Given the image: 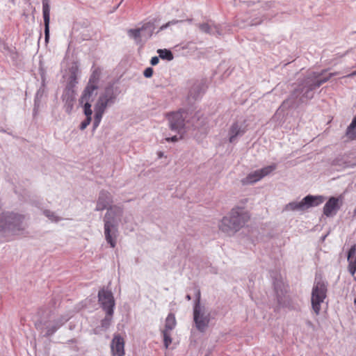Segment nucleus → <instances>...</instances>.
Returning <instances> with one entry per match:
<instances>
[{
    "label": "nucleus",
    "mask_w": 356,
    "mask_h": 356,
    "mask_svg": "<svg viewBox=\"0 0 356 356\" xmlns=\"http://www.w3.org/2000/svg\"><path fill=\"white\" fill-rule=\"evenodd\" d=\"M104 113V112H102V110L98 111L96 109L94 120L101 122Z\"/></svg>",
    "instance_id": "obj_30"
},
{
    "label": "nucleus",
    "mask_w": 356,
    "mask_h": 356,
    "mask_svg": "<svg viewBox=\"0 0 356 356\" xmlns=\"http://www.w3.org/2000/svg\"><path fill=\"white\" fill-rule=\"evenodd\" d=\"M112 200L111 195L108 192L102 191L100 193L96 206L97 211H103L108 209V207L111 204Z\"/></svg>",
    "instance_id": "obj_14"
},
{
    "label": "nucleus",
    "mask_w": 356,
    "mask_h": 356,
    "mask_svg": "<svg viewBox=\"0 0 356 356\" xmlns=\"http://www.w3.org/2000/svg\"><path fill=\"white\" fill-rule=\"evenodd\" d=\"M339 209V198L332 197L325 203L323 207V213L327 217L332 216L336 214Z\"/></svg>",
    "instance_id": "obj_11"
},
{
    "label": "nucleus",
    "mask_w": 356,
    "mask_h": 356,
    "mask_svg": "<svg viewBox=\"0 0 356 356\" xmlns=\"http://www.w3.org/2000/svg\"><path fill=\"white\" fill-rule=\"evenodd\" d=\"M249 219L250 216L243 208L235 207L221 220L219 229L225 234L232 235L242 228Z\"/></svg>",
    "instance_id": "obj_1"
},
{
    "label": "nucleus",
    "mask_w": 356,
    "mask_h": 356,
    "mask_svg": "<svg viewBox=\"0 0 356 356\" xmlns=\"http://www.w3.org/2000/svg\"><path fill=\"white\" fill-rule=\"evenodd\" d=\"M97 86L94 81L90 79L86 89L84 90L83 94L81 97V102L89 101L94 92L96 90Z\"/></svg>",
    "instance_id": "obj_15"
},
{
    "label": "nucleus",
    "mask_w": 356,
    "mask_h": 356,
    "mask_svg": "<svg viewBox=\"0 0 356 356\" xmlns=\"http://www.w3.org/2000/svg\"><path fill=\"white\" fill-rule=\"evenodd\" d=\"M104 219V234L106 241L111 245V248H115L116 245L117 229L114 225L108 219L110 215V209H108Z\"/></svg>",
    "instance_id": "obj_8"
},
{
    "label": "nucleus",
    "mask_w": 356,
    "mask_h": 356,
    "mask_svg": "<svg viewBox=\"0 0 356 356\" xmlns=\"http://www.w3.org/2000/svg\"><path fill=\"white\" fill-rule=\"evenodd\" d=\"M281 285L284 286V284L282 282H280V283L277 282V283L275 284V289L277 291V293H278V289H279L280 286H281Z\"/></svg>",
    "instance_id": "obj_35"
},
{
    "label": "nucleus",
    "mask_w": 356,
    "mask_h": 356,
    "mask_svg": "<svg viewBox=\"0 0 356 356\" xmlns=\"http://www.w3.org/2000/svg\"><path fill=\"white\" fill-rule=\"evenodd\" d=\"M42 13L44 24V37L45 42H48L49 39V22H50V7L48 3L43 2Z\"/></svg>",
    "instance_id": "obj_13"
},
{
    "label": "nucleus",
    "mask_w": 356,
    "mask_h": 356,
    "mask_svg": "<svg viewBox=\"0 0 356 356\" xmlns=\"http://www.w3.org/2000/svg\"><path fill=\"white\" fill-rule=\"evenodd\" d=\"M108 102V99L106 97H101L97 102L96 109L98 111H102L104 112L107 104Z\"/></svg>",
    "instance_id": "obj_23"
},
{
    "label": "nucleus",
    "mask_w": 356,
    "mask_h": 356,
    "mask_svg": "<svg viewBox=\"0 0 356 356\" xmlns=\"http://www.w3.org/2000/svg\"><path fill=\"white\" fill-rule=\"evenodd\" d=\"M111 318L112 316H108L106 314V316L102 321V326L105 328H107L111 324Z\"/></svg>",
    "instance_id": "obj_26"
},
{
    "label": "nucleus",
    "mask_w": 356,
    "mask_h": 356,
    "mask_svg": "<svg viewBox=\"0 0 356 356\" xmlns=\"http://www.w3.org/2000/svg\"><path fill=\"white\" fill-rule=\"evenodd\" d=\"M323 202L321 196L307 195L299 202H291L286 207L287 210H304L312 207H316Z\"/></svg>",
    "instance_id": "obj_4"
},
{
    "label": "nucleus",
    "mask_w": 356,
    "mask_h": 356,
    "mask_svg": "<svg viewBox=\"0 0 356 356\" xmlns=\"http://www.w3.org/2000/svg\"><path fill=\"white\" fill-rule=\"evenodd\" d=\"M245 132L244 129H241V126L238 123H234L232 127H230V129L229 131V140L230 143L234 142L236 138L243 134Z\"/></svg>",
    "instance_id": "obj_16"
},
{
    "label": "nucleus",
    "mask_w": 356,
    "mask_h": 356,
    "mask_svg": "<svg viewBox=\"0 0 356 356\" xmlns=\"http://www.w3.org/2000/svg\"><path fill=\"white\" fill-rule=\"evenodd\" d=\"M186 298H187L188 300H191V297H190V296H189V295H188V296H186Z\"/></svg>",
    "instance_id": "obj_38"
},
{
    "label": "nucleus",
    "mask_w": 356,
    "mask_h": 356,
    "mask_svg": "<svg viewBox=\"0 0 356 356\" xmlns=\"http://www.w3.org/2000/svg\"><path fill=\"white\" fill-rule=\"evenodd\" d=\"M98 297L103 309L108 316H112L115 306V300L112 293L110 291L102 289L99 291Z\"/></svg>",
    "instance_id": "obj_7"
},
{
    "label": "nucleus",
    "mask_w": 356,
    "mask_h": 356,
    "mask_svg": "<svg viewBox=\"0 0 356 356\" xmlns=\"http://www.w3.org/2000/svg\"><path fill=\"white\" fill-rule=\"evenodd\" d=\"M177 322L175 316L173 314H169L165 319V328L163 330H168L170 332L176 326Z\"/></svg>",
    "instance_id": "obj_18"
},
{
    "label": "nucleus",
    "mask_w": 356,
    "mask_h": 356,
    "mask_svg": "<svg viewBox=\"0 0 356 356\" xmlns=\"http://www.w3.org/2000/svg\"><path fill=\"white\" fill-rule=\"evenodd\" d=\"M99 123H100V122H99V121H97V120H94V122H93V128H94V129H96V128L99 125Z\"/></svg>",
    "instance_id": "obj_36"
},
{
    "label": "nucleus",
    "mask_w": 356,
    "mask_h": 356,
    "mask_svg": "<svg viewBox=\"0 0 356 356\" xmlns=\"http://www.w3.org/2000/svg\"><path fill=\"white\" fill-rule=\"evenodd\" d=\"M200 299V292L198 291L197 300L194 307L193 316L197 329L202 332H204L208 327L209 323V315H205L201 312Z\"/></svg>",
    "instance_id": "obj_5"
},
{
    "label": "nucleus",
    "mask_w": 356,
    "mask_h": 356,
    "mask_svg": "<svg viewBox=\"0 0 356 356\" xmlns=\"http://www.w3.org/2000/svg\"><path fill=\"white\" fill-rule=\"evenodd\" d=\"M182 138V136H180L179 138H178L177 136H172L171 138H166L165 140L168 141V142H176L179 138Z\"/></svg>",
    "instance_id": "obj_32"
},
{
    "label": "nucleus",
    "mask_w": 356,
    "mask_h": 356,
    "mask_svg": "<svg viewBox=\"0 0 356 356\" xmlns=\"http://www.w3.org/2000/svg\"><path fill=\"white\" fill-rule=\"evenodd\" d=\"M44 215L48 217L52 221H57L58 220V218L51 211H45Z\"/></svg>",
    "instance_id": "obj_28"
},
{
    "label": "nucleus",
    "mask_w": 356,
    "mask_h": 356,
    "mask_svg": "<svg viewBox=\"0 0 356 356\" xmlns=\"http://www.w3.org/2000/svg\"><path fill=\"white\" fill-rule=\"evenodd\" d=\"M200 28L202 31H207V29H208V25H207V24H201V25L200 26Z\"/></svg>",
    "instance_id": "obj_34"
},
{
    "label": "nucleus",
    "mask_w": 356,
    "mask_h": 356,
    "mask_svg": "<svg viewBox=\"0 0 356 356\" xmlns=\"http://www.w3.org/2000/svg\"><path fill=\"white\" fill-rule=\"evenodd\" d=\"M63 323H58V322L54 321L53 325H47L46 336H50L53 334L61 325Z\"/></svg>",
    "instance_id": "obj_22"
},
{
    "label": "nucleus",
    "mask_w": 356,
    "mask_h": 356,
    "mask_svg": "<svg viewBox=\"0 0 356 356\" xmlns=\"http://www.w3.org/2000/svg\"><path fill=\"white\" fill-rule=\"evenodd\" d=\"M353 213H354V215L356 216V208L354 209Z\"/></svg>",
    "instance_id": "obj_39"
},
{
    "label": "nucleus",
    "mask_w": 356,
    "mask_h": 356,
    "mask_svg": "<svg viewBox=\"0 0 356 356\" xmlns=\"http://www.w3.org/2000/svg\"><path fill=\"white\" fill-rule=\"evenodd\" d=\"M159 59L157 56H154L152 58L150 63L152 65H156L159 63Z\"/></svg>",
    "instance_id": "obj_33"
},
{
    "label": "nucleus",
    "mask_w": 356,
    "mask_h": 356,
    "mask_svg": "<svg viewBox=\"0 0 356 356\" xmlns=\"http://www.w3.org/2000/svg\"><path fill=\"white\" fill-rule=\"evenodd\" d=\"M143 74L147 78H150L153 74V69L152 67H147L145 70Z\"/></svg>",
    "instance_id": "obj_31"
},
{
    "label": "nucleus",
    "mask_w": 356,
    "mask_h": 356,
    "mask_svg": "<svg viewBox=\"0 0 356 356\" xmlns=\"http://www.w3.org/2000/svg\"><path fill=\"white\" fill-rule=\"evenodd\" d=\"M24 216L10 213L3 214L0 220V233L10 232L13 234L22 229V223Z\"/></svg>",
    "instance_id": "obj_2"
},
{
    "label": "nucleus",
    "mask_w": 356,
    "mask_h": 356,
    "mask_svg": "<svg viewBox=\"0 0 356 356\" xmlns=\"http://www.w3.org/2000/svg\"><path fill=\"white\" fill-rule=\"evenodd\" d=\"M149 26H152L149 23L144 24L140 29H129L128 31V35L135 40H138L140 38L141 31L147 29Z\"/></svg>",
    "instance_id": "obj_19"
},
{
    "label": "nucleus",
    "mask_w": 356,
    "mask_h": 356,
    "mask_svg": "<svg viewBox=\"0 0 356 356\" xmlns=\"http://www.w3.org/2000/svg\"><path fill=\"white\" fill-rule=\"evenodd\" d=\"M111 353L113 356H124V340L119 334L114 336L111 344Z\"/></svg>",
    "instance_id": "obj_10"
},
{
    "label": "nucleus",
    "mask_w": 356,
    "mask_h": 356,
    "mask_svg": "<svg viewBox=\"0 0 356 356\" xmlns=\"http://www.w3.org/2000/svg\"><path fill=\"white\" fill-rule=\"evenodd\" d=\"M48 321H45L44 323L42 321H38L35 323V328L38 330H42L43 326L46 325L48 323Z\"/></svg>",
    "instance_id": "obj_29"
},
{
    "label": "nucleus",
    "mask_w": 356,
    "mask_h": 356,
    "mask_svg": "<svg viewBox=\"0 0 356 356\" xmlns=\"http://www.w3.org/2000/svg\"><path fill=\"white\" fill-rule=\"evenodd\" d=\"M347 260L348 262V269L352 276L354 277L356 272V245H353L348 252Z\"/></svg>",
    "instance_id": "obj_12"
},
{
    "label": "nucleus",
    "mask_w": 356,
    "mask_h": 356,
    "mask_svg": "<svg viewBox=\"0 0 356 356\" xmlns=\"http://www.w3.org/2000/svg\"><path fill=\"white\" fill-rule=\"evenodd\" d=\"M91 118H86V119L82 122L80 124V129L81 130L85 129L90 123Z\"/></svg>",
    "instance_id": "obj_27"
},
{
    "label": "nucleus",
    "mask_w": 356,
    "mask_h": 356,
    "mask_svg": "<svg viewBox=\"0 0 356 356\" xmlns=\"http://www.w3.org/2000/svg\"><path fill=\"white\" fill-rule=\"evenodd\" d=\"M157 52L159 55V57L162 59H165L168 60H171L173 59V55L170 50L166 49H159Z\"/></svg>",
    "instance_id": "obj_21"
},
{
    "label": "nucleus",
    "mask_w": 356,
    "mask_h": 356,
    "mask_svg": "<svg viewBox=\"0 0 356 356\" xmlns=\"http://www.w3.org/2000/svg\"><path fill=\"white\" fill-rule=\"evenodd\" d=\"M162 334L163 337L164 346L167 349L168 348L169 346L172 343V341L170 336V332L168 330H163Z\"/></svg>",
    "instance_id": "obj_24"
},
{
    "label": "nucleus",
    "mask_w": 356,
    "mask_h": 356,
    "mask_svg": "<svg viewBox=\"0 0 356 356\" xmlns=\"http://www.w3.org/2000/svg\"><path fill=\"white\" fill-rule=\"evenodd\" d=\"M346 136L350 140H356V125L350 124L348 127L346 131Z\"/></svg>",
    "instance_id": "obj_20"
},
{
    "label": "nucleus",
    "mask_w": 356,
    "mask_h": 356,
    "mask_svg": "<svg viewBox=\"0 0 356 356\" xmlns=\"http://www.w3.org/2000/svg\"><path fill=\"white\" fill-rule=\"evenodd\" d=\"M184 111H179L168 115L170 127L172 130L177 131L179 133L181 131L184 126Z\"/></svg>",
    "instance_id": "obj_9"
},
{
    "label": "nucleus",
    "mask_w": 356,
    "mask_h": 356,
    "mask_svg": "<svg viewBox=\"0 0 356 356\" xmlns=\"http://www.w3.org/2000/svg\"><path fill=\"white\" fill-rule=\"evenodd\" d=\"M356 75V70L354 71L353 73H351L350 74L348 75V76H355Z\"/></svg>",
    "instance_id": "obj_37"
},
{
    "label": "nucleus",
    "mask_w": 356,
    "mask_h": 356,
    "mask_svg": "<svg viewBox=\"0 0 356 356\" xmlns=\"http://www.w3.org/2000/svg\"><path fill=\"white\" fill-rule=\"evenodd\" d=\"M51 312H49V317H50V316H51Z\"/></svg>",
    "instance_id": "obj_40"
},
{
    "label": "nucleus",
    "mask_w": 356,
    "mask_h": 356,
    "mask_svg": "<svg viewBox=\"0 0 356 356\" xmlns=\"http://www.w3.org/2000/svg\"><path fill=\"white\" fill-rule=\"evenodd\" d=\"M276 168V165H270L250 173L245 178L241 180L243 184H250L255 183L263 177L271 173Z\"/></svg>",
    "instance_id": "obj_6"
},
{
    "label": "nucleus",
    "mask_w": 356,
    "mask_h": 356,
    "mask_svg": "<svg viewBox=\"0 0 356 356\" xmlns=\"http://www.w3.org/2000/svg\"><path fill=\"white\" fill-rule=\"evenodd\" d=\"M327 285L322 280H316L312 291V307L316 315L320 314L321 305L327 297Z\"/></svg>",
    "instance_id": "obj_3"
},
{
    "label": "nucleus",
    "mask_w": 356,
    "mask_h": 356,
    "mask_svg": "<svg viewBox=\"0 0 356 356\" xmlns=\"http://www.w3.org/2000/svg\"><path fill=\"white\" fill-rule=\"evenodd\" d=\"M86 103L84 104V113L86 115V118H91L92 115V110H91V105L88 102V101H85Z\"/></svg>",
    "instance_id": "obj_25"
},
{
    "label": "nucleus",
    "mask_w": 356,
    "mask_h": 356,
    "mask_svg": "<svg viewBox=\"0 0 356 356\" xmlns=\"http://www.w3.org/2000/svg\"><path fill=\"white\" fill-rule=\"evenodd\" d=\"M337 74V73H330L328 76H327L326 77H324L323 79L321 78H319L321 76L320 74H316V73H314V75L313 76L316 79V81L314 82V84L311 85L310 87H309V89L310 90H313L314 88H317V87H319L320 86H321L323 83H325L326 81H327L332 76Z\"/></svg>",
    "instance_id": "obj_17"
}]
</instances>
